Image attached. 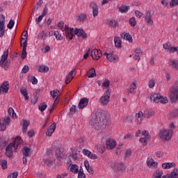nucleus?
I'll use <instances>...</instances> for the list:
<instances>
[{
    "label": "nucleus",
    "mask_w": 178,
    "mask_h": 178,
    "mask_svg": "<svg viewBox=\"0 0 178 178\" xmlns=\"http://www.w3.org/2000/svg\"><path fill=\"white\" fill-rule=\"evenodd\" d=\"M121 37L124 40H126V41H129V42H133V37L129 33L123 32L121 33Z\"/></svg>",
    "instance_id": "nucleus-23"
},
{
    "label": "nucleus",
    "mask_w": 178,
    "mask_h": 178,
    "mask_svg": "<svg viewBox=\"0 0 178 178\" xmlns=\"http://www.w3.org/2000/svg\"><path fill=\"white\" fill-rule=\"evenodd\" d=\"M63 152H65L63 148H59L56 150V154L58 161H61L62 158H63Z\"/></svg>",
    "instance_id": "nucleus-25"
},
{
    "label": "nucleus",
    "mask_w": 178,
    "mask_h": 178,
    "mask_svg": "<svg viewBox=\"0 0 178 178\" xmlns=\"http://www.w3.org/2000/svg\"><path fill=\"white\" fill-rule=\"evenodd\" d=\"M168 52L169 54H173L174 52H177L178 54V47H173L171 46Z\"/></svg>",
    "instance_id": "nucleus-52"
},
{
    "label": "nucleus",
    "mask_w": 178,
    "mask_h": 178,
    "mask_svg": "<svg viewBox=\"0 0 178 178\" xmlns=\"http://www.w3.org/2000/svg\"><path fill=\"white\" fill-rule=\"evenodd\" d=\"M74 33L75 35H77V37H81L83 40H86V38H87V33H86V31L83 29L76 28Z\"/></svg>",
    "instance_id": "nucleus-12"
},
{
    "label": "nucleus",
    "mask_w": 178,
    "mask_h": 178,
    "mask_svg": "<svg viewBox=\"0 0 178 178\" xmlns=\"http://www.w3.org/2000/svg\"><path fill=\"white\" fill-rule=\"evenodd\" d=\"M88 102H89L88 98L87 97L81 98L78 104L79 109H84V108H86V106L88 105Z\"/></svg>",
    "instance_id": "nucleus-16"
},
{
    "label": "nucleus",
    "mask_w": 178,
    "mask_h": 178,
    "mask_svg": "<svg viewBox=\"0 0 178 178\" xmlns=\"http://www.w3.org/2000/svg\"><path fill=\"white\" fill-rule=\"evenodd\" d=\"M161 99V95L158 94H153L150 96L151 101H153V102H155L156 104H158L159 102Z\"/></svg>",
    "instance_id": "nucleus-31"
},
{
    "label": "nucleus",
    "mask_w": 178,
    "mask_h": 178,
    "mask_svg": "<svg viewBox=\"0 0 178 178\" xmlns=\"http://www.w3.org/2000/svg\"><path fill=\"white\" fill-rule=\"evenodd\" d=\"M38 38H40V40H42V41H44V40H47V38L48 37V34L45 33V31H42L41 33H40L38 35Z\"/></svg>",
    "instance_id": "nucleus-42"
},
{
    "label": "nucleus",
    "mask_w": 178,
    "mask_h": 178,
    "mask_svg": "<svg viewBox=\"0 0 178 178\" xmlns=\"http://www.w3.org/2000/svg\"><path fill=\"white\" fill-rule=\"evenodd\" d=\"M129 24L132 27H134L137 24V22L136 21V18H134V17H132L131 18H130Z\"/></svg>",
    "instance_id": "nucleus-48"
},
{
    "label": "nucleus",
    "mask_w": 178,
    "mask_h": 178,
    "mask_svg": "<svg viewBox=\"0 0 178 178\" xmlns=\"http://www.w3.org/2000/svg\"><path fill=\"white\" fill-rule=\"evenodd\" d=\"M29 70H30V67H29V65H25L23 67L22 72L21 73H29Z\"/></svg>",
    "instance_id": "nucleus-56"
},
{
    "label": "nucleus",
    "mask_w": 178,
    "mask_h": 178,
    "mask_svg": "<svg viewBox=\"0 0 178 178\" xmlns=\"http://www.w3.org/2000/svg\"><path fill=\"white\" fill-rule=\"evenodd\" d=\"M14 26H15V20L10 19L9 23L7 25L8 29H13Z\"/></svg>",
    "instance_id": "nucleus-51"
},
{
    "label": "nucleus",
    "mask_w": 178,
    "mask_h": 178,
    "mask_svg": "<svg viewBox=\"0 0 178 178\" xmlns=\"http://www.w3.org/2000/svg\"><path fill=\"white\" fill-rule=\"evenodd\" d=\"M76 73H77V71L76 70H72L66 76L65 78V83L69 84L73 79H74V76H76Z\"/></svg>",
    "instance_id": "nucleus-19"
},
{
    "label": "nucleus",
    "mask_w": 178,
    "mask_h": 178,
    "mask_svg": "<svg viewBox=\"0 0 178 178\" xmlns=\"http://www.w3.org/2000/svg\"><path fill=\"white\" fill-rule=\"evenodd\" d=\"M147 163L149 168H155L156 165H158V163L154 161V159H147Z\"/></svg>",
    "instance_id": "nucleus-35"
},
{
    "label": "nucleus",
    "mask_w": 178,
    "mask_h": 178,
    "mask_svg": "<svg viewBox=\"0 0 178 178\" xmlns=\"http://www.w3.org/2000/svg\"><path fill=\"white\" fill-rule=\"evenodd\" d=\"M162 175H163V171L161 170H156L154 172V178H162Z\"/></svg>",
    "instance_id": "nucleus-43"
},
{
    "label": "nucleus",
    "mask_w": 178,
    "mask_h": 178,
    "mask_svg": "<svg viewBox=\"0 0 178 178\" xmlns=\"http://www.w3.org/2000/svg\"><path fill=\"white\" fill-rule=\"evenodd\" d=\"M28 34L29 33H27V31H26L24 34V37H26V40L24 41L23 43L21 42V47H23L22 56H21L22 59H26V58H27L26 49H27V39L29 38Z\"/></svg>",
    "instance_id": "nucleus-6"
},
{
    "label": "nucleus",
    "mask_w": 178,
    "mask_h": 178,
    "mask_svg": "<svg viewBox=\"0 0 178 178\" xmlns=\"http://www.w3.org/2000/svg\"><path fill=\"white\" fill-rule=\"evenodd\" d=\"M90 8L92 9V15L94 17H97L98 16V5L96 3L92 2L90 3Z\"/></svg>",
    "instance_id": "nucleus-21"
},
{
    "label": "nucleus",
    "mask_w": 178,
    "mask_h": 178,
    "mask_svg": "<svg viewBox=\"0 0 178 178\" xmlns=\"http://www.w3.org/2000/svg\"><path fill=\"white\" fill-rule=\"evenodd\" d=\"M111 168H113L115 172H123V170H126V167L123 163H116L112 161L110 163Z\"/></svg>",
    "instance_id": "nucleus-7"
},
{
    "label": "nucleus",
    "mask_w": 178,
    "mask_h": 178,
    "mask_svg": "<svg viewBox=\"0 0 178 178\" xmlns=\"http://www.w3.org/2000/svg\"><path fill=\"white\" fill-rule=\"evenodd\" d=\"M170 8L173 6H178V0H171L170 2Z\"/></svg>",
    "instance_id": "nucleus-53"
},
{
    "label": "nucleus",
    "mask_w": 178,
    "mask_h": 178,
    "mask_svg": "<svg viewBox=\"0 0 178 178\" xmlns=\"http://www.w3.org/2000/svg\"><path fill=\"white\" fill-rule=\"evenodd\" d=\"M65 35L67 40H73V37L74 36V34H73V30H68L65 32Z\"/></svg>",
    "instance_id": "nucleus-38"
},
{
    "label": "nucleus",
    "mask_w": 178,
    "mask_h": 178,
    "mask_svg": "<svg viewBox=\"0 0 178 178\" xmlns=\"http://www.w3.org/2000/svg\"><path fill=\"white\" fill-rule=\"evenodd\" d=\"M2 92H5L6 94H8V92H9V82L8 81H5L0 86V94H2Z\"/></svg>",
    "instance_id": "nucleus-15"
},
{
    "label": "nucleus",
    "mask_w": 178,
    "mask_h": 178,
    "mask_svg": "<svg viewBox=\"0 0 178 178\" xmlns=\"http://www.w3.org/2000/svg\"><path fill=\"white\" fill-rule=\"evenodd\" d=\"M92 59L98 60L102 56V51L99 49H93L91 52Z\"/></svg>",
    "instance_id": "nucleus-10"
},
{
    "label": "nucleus",
    "mask_w": 178,
    "mask_h": 178,
    "mask_svg": "<svg viewBox=\"0 0 178 178\" xmlns=\"http://www.w3.org/2000/svg\"><path fill=\"white\" fill-rule=\"evenodd\" d=\"M172 131L169 129H161L159 133L160 138L162 140H165L166 141H169L172 138Z\"/></svg>",
    "instance_id": "nucleus-5"
},
{
    "label": "nucleus",
    "mask_w": 178,
    "mask_h": 178,
    "mask_svg": "<svg viewBox=\"0 0 178 178\" xmlns=\"http://www.w3.org/2000/svg\"><path fill=\"white\" fill-rule=\"evenodd\" d=\"M9 123H10V118H5L3 121V124H5V126H6L7 124H9Z\"/></svg>",
    "instance_id": "nucleus-59"
},
{
    "label": "nucleus",
    "mask_w": 178,
    "mask_h": 178,
    "mask_svg": "<svg viewBox=\"0 0 178 178\" xmlns=\"http://www.w3.org/2000/svg\"><path fill=\"white\" fill-rule=\"evenodd\" d=\"M87 76L89 79H92V77H97V72H95V68H91L88 71Z\"/></svg>",
    "instance_id": "nucleus-29"
},
{
    "label": "nucleus",
    "mask_w": 178,
    "mask_h": 178,
    "mask_svg": "<svg viewBox=\"0 0 178 178\" xmlns=\"http://www.w3.org/2000/svg\"><path fill=\"white\" fill-rule=\"evenodd\" d=\"M9 55V50L7 49L3 51L0 60L1 67H4L5 70L10 66V59H8V56Z\"/></svg>",
    "instance_id": "nucleus-2"
},
{
    "label": "nucleus",
    "mask_w": 178,
    "mask_h": 178,
    "mask_svg": "<svg viewBox=\"0 0 178 178\" xmlns=\"http://www.w3.org/2000/svg\"><path fill=\"white\" fill-rule=\"evenodd\" d=\"M171 116H172V118L178 117V108H177L171 112Z\"/></svg>",
    "instance_id": "nucleus-58"
},
{
    "label": "nucleus",
    "mask_w": 178,
    "mask_h": 178,
    "mask_svg": "<svg viewBox=\"0 0 178 178\" xmlns=\"http://www.w3.org/2000/svg\"><path fill=\"white\" fill-rule=\"evenodd\" d=\"M114 42L115 47H118V48H120V47H122V39L120 37L115 36L114 38Z\"/></svg>",
    "instance_id": "nucleus-37"
},
{
    "label": "nucleus",
    "mask_w": 178,
    "mask_h": 178,
    "mask_svg": "<svg viewBox=\"0 0 178 178\" xmlns=\"http://www.w3.org/2000/svg\"><path fill=\"white\" fill-rule=\"evenodd\" d=\"M176 165L175 163H164L162 164L163 169H170V168H173Z\"/></svg>",
    "instance_id": "nucleus-41"
},
{
    "label": "nucleus",
    "mask_w": 178,
    "mask_h": 178,
    "mask_svg": "<svg viewBox=\"0 0 178 178\" xmlns=\"http://www.w3.org/2000/svg\"><path fill=\"white\" fill-rule=\"evenodd\" d=\"M154 111L151 110V109H146L143 111V118H145L146 119H149V118H151V116L154 115Z\"/></svg>",
    "instance_id": "nucleus-24"
},
{
    "label": "nucleus",
    "mask_w": 178,
    "mask_h": 178,
    "mask_svg": "<svg viewBox=\"0 0 178 178\" xmlns=\"http://www.w3.org/2000/svg\"><path fill=\"white\" fill-rule=\"evenodd\" d=\"M89 124L95 130H104L108 124V118L101 111H97L91 115Z\"/></svg>",
    "instance_id": "nucleus-1"
},
{
    "label": "nucleus",
    "mask_w": 178,
    "mask_h": 178,
    "mask_svg": "<svg viewBox=\"0 0 178 178\" xmlns=\"http://www.w3.org/2000/svg\"><path fill=\"white\" fill-rule=\"evenodd\" d=\"M38 71L40 72V73H47L49 72V67L47 65H40L38 67Z\"/></svg>",
    "instance_id": "nucleus-30"
},
{
    "label": "nucleus",
    "mask_w": 178,
    "mask_h": 178,
    "mask_svg": "<svg viewBox=\"0 0 178 178\" xmlns=\"http://www.w3.org/2000/svg\"><path fill=\"white\" fill-rule=\"evenodd\" d=\"M108 24L109 26H111V27H113V29H116V27H118V21L110 20Z\"/></svg>",
    "instance_id": "nucleus-46"
},
{
    "label": "nucleus",
    "mask_w": 178,
    "mask_h": 178,
    "mask_svg": "<svg viewBox=\"0 0 178 178\" xmlns=\"http://www.w3.org/2000/svg\"><path fill=\"white\" fill-rule=\"evenodd\" d=\"M70 170L72 173H74V175L79 173V165H77V164H72L70 166Z\"/></svg>",
    "instance_id": "nucleus-40"
},
{
    "label": "nucleus",
    "mask_w": 178,
    "mask_h": 178,
    "mask_svg": "<svg viewBox=\"0 0 178 178\" xmlns=\"http://www.w3.org/2000/svg\"><path fill=\"white\" fill-rule=\"evenodd\" d=\"M20 92L24 95V99L26 101H29V93L27 92V89L24 87H22L20 89Z\"/></svg>",
    "instance_id": "nucleus-34"
},
{
    "label": "nucleus",
    "mask_w": 178,
    "mask_h": 178,
    "mask_svg": "<svg viewBox=\"0 0 178 178\" xmlns=\"http://www.w3.org/2000/svg\"><path fill=\"white\" fill-rule=\"evenodd\" d=\"M170 47H172V45H170V44H169V43H164V44H163V49H166V51H167L168 52H169V51H170Z\"/></svg>",
    "instance_id": "nucleus-54"
},
{
    "label": "nucleus",
    "mask_w": 178,
    "mask_h": 178,
    "mask_svg": "<svg viewBox=\"0 0 178 178\" xmlns=\"http://www.w3.org/2000/svg\"><path fill=\"white\" fill-rule=\"evenodd\" d=\"M49 35H54L56 38V40H63V37H62V35H59V31H51L49 32ZM58 35H59V37H58Z\"/></svg>",
    "instance_id": "nucleus-32"
},
{
    "label": "nucleus",
    "mask_w": 178,
    "mask_h": 178,
    "mask_svg": "<svg viewBox=\"0 0 178 178\" xmlns=\"http://www.w3.org/2000/svg\"><path fill=\"white\" fill-rule=\"evenodd\" d=\"M145 17V20L146 23L149 24V26H152L154 24V21L152 20V14H151V10H147L145 13V15L143 17Z\"/></svg>",
    "instance_id": "nucleus-11"
},
{
    "label": "nucleus",
    "mask_w": 178,
    "mask_h": 178,
    "mask_svg": "<svg viewBox=\"0 0 178 178\" xmlns=\"http://www.w3.org/2000/svg\"><path fill=\"white\" fill-rule=\"evenodd\" d=\"M142 136H145V138H149V132L147 130L142 131Z\"/></svg>",
    "instance_id": "nucleus-57"
},
{
    "label": "nucleus",
    "mask_w": 178,
    "mask_h": 178,
    "mask_svg": "<svg viewBox=\"0 0 178 178\" xmlns=\"http://www.w3.org/2000/svg\"><path fill=\"white\" fill-rule=\"evenodd\" d=\"M56 129V123L54 122L46 130V136H48V137H51V136H52V134L54 133Z\"/></svg>",
    "instance_id": "nucleus-18"
},
{
    "label": "nucleus",
    "mask_w": 178,
    "mask_h": 178,
    "mask_svg": "<svg viewBox=\"0 0 178 178\" xmlns=\"http://www.w3.org/2000/svg\"><path fill=\"white\" fill-rule=\"evenodd\" d=\"M169 66H170L171 69L178 70V60H170Z\"/></svg>",
    "instance_id": "nucleus-28"
},
{
    "label": "nucleus",
    "mask_w": 178,
    "mask_h": 178,
    "mask_svg": "<svg viewBox=\"0 0 178 178\" xmlns=\"http://www.w3.org/2000/svg\"><path fill=\"white\" fill-rule=\"evenodd\" d=\"M83 155H86V156H88V158H90V159H98V156L95 154H92L90 150L83 149L82 151Z\"/></svg>",
    "instance_id": "nucleus-14"
},
{
    "label": "nucleus",
    "mask_w": 178,
    "mask_h": 178,
    "mask_svg": "<svg viewBox=\"0 0 178 178\" xmlns=\"http://www.w3.org/2000/svg\"><path fill=\"white\" fill-rule=\"evenodd\" d=\"M30 151H31V148H29L27 146H25L22 148V154L24 156H29Z\"/></svg>",
    "instance_id": "nucleus-39"
},
{
    "label": "nucleus",
    "mask_w": 178,
    "mask_h": 178,
    "mask_svg": "<svg viewBox=\"0 0 178 178\" xmlns=\"http://www.w3.org/2000/svg\"><path fill=\"white\" fill-rule=\"evenodd\" d=\"M35 132L34 131V129H31L28 131L27 135L29 137L31 138L33 136H35Z\"/></svg>",
    "instance_id": "nucleus-62"
},
{
    "label": "nucleus",
    "mask_w": 178,
    "mask_h": 178,
    "mask_svg": "<svg viewBox=\"0 0 178 178\" xmlns=\"http://www.w3.org/2000/svg\"><path fill=\"white\" fill-rule=\"evenodd\" d=\"M104 56H106L107 60H108L109 62H113V63H115L116 60H119L118 56L111 53L110 54L104 53Z\"/></svg>",
    "instance_id": "nucleus-13"
},
{
    "label": "nucleus",
    "mask_w": 178,
    "mask_h": 178,
    "mask_svg": "<svg viewBox=\"0 0 178 178\" xmlns=\"http://www.w3.org/2000/svg\"><path fill=\"white\" fill-rule=\"evenodd\" d=\"M149 138H140L139 139L140 143H143V145L145 147L147 145V141Z\"/></svg>",
    "instance_id": "nucleus-50"
},
{
    "label": "nucleus",
    "mask_w": 178,
    "mask_h": 178,
    "mask_svg": "<svg viewBox=\"0 0 178 178\" xmlns=\"http://www.w3.org/2000/svg\"><path fill=\"white\" fill-rule=\"evenodd\" d=\"M84 165L86 170L90 173V175H94V168L91 165H90V163L88 161H84Z\"/></svg>",
    "instance_id": "nucleus-27"
},
{
    "label": "nucleus",
    "mask_w": 178,
    "mask_h": 178,
    "mask_svg": "<svg viewBox=\"0 0 178 178\" xmlns=\"http://www.w3.org/2000/svg\"><path fill=\"white\" fill-rule=\"evenodd\" d=\"M107 149H113L116 147V140L113 138H108L106 140Z\"/></svg>",
    "instance_id": "nucleus-9"
},
{
    "label": "nucleus",
    "mask_w": 178,
    "mask_h": 178,
    "mask_svg": "<svg viewBox=\"0 0 178 178\" xmlns=\"http://www.w3.org/2000/svg\"><path fill=\"white\" fill-rule=\"evenodd\" d=\"M50 94L51 95V97H53L54 100V104L55 102H56L58 98H59V90H54L53 91L50 92Z\"/></svg>",
    "instance_id": "nucleus-33"
},
{
    "label": "nucleus",
    "mask_w": 178,
    "mask_h": 178,
    "mask_svg": "<svg viewBox=\"0 0 178 178\" xmlns=\"http://www.w3.org/2000/svg\"><path fill=\"white\" fill-rule=\"evenodd\" d=\"M86 19H87V15L86 14H80L76 17L77 22H79L80 23L86 22Z\"/></svg>",
    "instance_id": "nucleus-36"
},
{
    "label": "nucleus",
    "mask_w": 178,
    "mask_h": 178,
    "mask_svg": "<svg viewBox=\"0 0 178 178\" xmlns=\"http://www.w3.org/2000/svg\"><path fill=\"white\" fill-rule=\"evenodd\" d=\"M65 23L63 22H60L58 24V27L63 31Z\"/></svg>",
    "instance_id": "nucleus-63"
},
{
    "label": "nucleus",
    "mask_w": 178,
    "mask_h": 178,
    "mask_svg": "<svg viewBox=\"0 0 178 178\" xmlns=\"http://www.w3.org/2000/svg\"><path fill=\"white\" fill-rule=\"evenodd\" d=\"M21 126L22 127V133L23 134H26L27 133V129L30 126V121L27 120H23Z\"/></svg>",
    "instance_id": "nucleus-20"
},
{
    "label": "nucleus",
    "mask_w": 178,
    "mask_h": 178,
    "mask_svg": "<svg viewBox=\"0 0 178 178\" xmlns=\"http://www.w3.org/2000/svg\"><path fill=\"white\" fill-rule=\"evenodd\" d=\"M161 104H168V97H163V96H160Z\"/></svg>",
    "instance_id": "nucleus-55"
},
{
    "label": "nucleus",
    "mask_w": 178,
    "mask_h": 178,
    "mask_svg": "<svg viewBox=\"0 0 178 178\" xmlns=\"http://www.w3.org/2000/svg\"><path fill=\"white\" fill-rule=\"evenodd\" d=\"M0 165L2 168V169H8V161L6 160H1L0 161Z\"/></svg>",
    "instance_id": "nucleus-45"
},
{
    "label": "nucleus",
    "mask_w": 178,
    "mask_h": 178,
    "mask_svg": "<svg viewBox=\"0 0 178 178\" xmlns=\"http://www.w3.org/2000/svg\"><path fill=\"white\" fill-rule=\"evenodd\" d=\"M47 106H48L45 104V102L41 103L40 105H39V111L44 112V111L47 109Z\"/></svg>",
    "instance_id": "nucleus-47"
},
{
    "label": "nucleus",
    "mask_w": 178,
    "mask_h": 178,
    "mask_svg": "<svg viewBox=\"0 0 178 178\" xmlns=\"http://www.w3.org/2000/svg\"><path fill=\"white\" fill-rule=\"evenodd\" d=\"M136 118H137V119H141V118H144V113H143V111H139L136 114Z\"/></svg>",
    "instance_id": "nucleus-60"
},
{
    "label": "nucleus",
    "mask_w": 178,
    "mask_h": 178,
    "mask_svg": "<svg viewBox=\"0 0 178 178\" xmlns=\"http://www.w3.org/2000/svg\"><path fill=\"white\" fill-rule=\"evenodd\" d=\"M170 99L172 104H176L178 100V86H174L171 88L170 93Z\"/></svg>",
    "instance_id": "nucleus-4"
},
{
    "label": "nucleus",
    "mask_w": 178,
    "mask_h": 178,
    "mask_svg": "<svg viewBox=\"0 0 178 178\" xmlns=\"http://www.w3.org/2000/svg\"><path fill=\"white\" fill-rule=\"evenodd\" d=\"M109 84H111V82L109 81V80H106L103 83L102 86L108 88V87H109Z\"/></svg>",
    "instance_id": "nucleus-64"
},
{
    "label": "nucleus",
    "mask_w": 178,
    "mask_h": 178,
    "mask_svg": "<svg viewBox=\"0 0 178 178\" xmlns=\"http://www.w3.org/2000/svg\"><path fill=\"white\" fill-rule=\"evenodd\" d=\"M162 178H178V169H174L171 174H167L163 176Z\"/></svg>",
    "instance_id": "nucleus-22"
},
{
    "label": "nucleus",
    "mask_w": 178,
    "mask_h": 178,
    "mask_svg": "<svg viewBox=\"0 0 178 178\" xmlns=\"http://www.w3.org/2000/svg\"><path fill=\"white\" fill-rule=\"evenodd\" d=\"M155 86V81L154 79H152L149 81V88H154Z\"/></svg>",
    "instance_id": "nucleus-61"
},
{
    "label": "nucleus",
    "mask_w": 178,
    "mask_h": 178,
    "mask_svg": "<svg viewBox=\"0 0 178 178\" xmlns=\"http://www.w3.org/2000/svg\"><path fill=\"white\" fill-rule=\"evenodd\" d=\"M5 35V15H0V38Z\"/></svg>",
    "instance_id": "nucleus-8"
},
{
    "label": "nucleus",
    "mask_w": 178,
    "mask_h": 178,
    "mask_svg": "<svg viewBox=\"0 0 178 178\" xmlns=\"http://www.w3.org/2000/svg\"><path fill=\"white\" fill-rule=\"evenodd\" d=\"M23 143V140H22V138L17 137L13 143V148H19V147H22V144Z\"/></svg>",
    "instance_id": "nucleus-26"
},
{
    "label": "nucleus",
    "mask_w": 178,
    "mask_h": 178,
    "mask_svg": "<svg viewBox=\"0 0 178 178\" xmlns=\"http://www.w3.org/2000/svg\"><path fill=\"white\" fill-rule=\"evenodd\" d=\"M111 92H112V90L108 89L100 97L99 102L101 105H108V103L109 102V99L111 98Z\"/></svg>",
    "instance_id": "nucleus-3"
},
{
    "label": "nucleus",
    "mask_w": 178,
    "mask_h": 178,
    "mask_svg": "<svg viewBox=\"0 0 178 178\" xmlns=\"http://www.w3.org/2000/svg\"><path fill=\"white\" fill-rule=\"evenodd\" d=\"M44 165H47V166L50 168V166H52V165H54V161H51L49 159H47V160L44 161Z\"/></svg>",
    "instance_id": "nucleus-49"
},
{
    "label": "nucleus",
    "mask_w": 178,
    "mask_h": 178,
    "mask_svg": "<svg viewBox=\"0 0 178 178\" xmlns=\"http://www.w3.org/2000/svg\"><path fill=\"white\" fill-rule=\"evenodd\" d=\"M118 9L120 12H121V13H126V12L129 11V7H127V6H122L119 7Z\"/></svg>",
    "instance_id": "nucleus-44"
},
{
    "label": "nucleus",
    "mask_w": 178,
    "mask_h": 178,
    "mask_svg": "<svg viewBox=\"0 0 178 178\" xmlns=\"http://www.w3.org/2000/svg\"><path fill=\"white\" fill-rule=\"evenodd\" d=\"M6 155L8 158L13 156V143H10L6 148Z\"/></svg>",
    "instance_id": "nucleus-17"
}]
</instances>
